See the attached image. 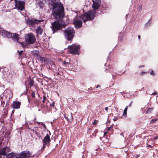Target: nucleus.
I'll return each mask as SVG.
<instances>
[{"label": "nucleus", "mask_w": 158, "mask_h": 158, "mask_svg": "<svg viewBox=\"0 0 158 158\" xmlns=\"http://www.w3.org/2000/svg\"><path fill=\"white\" fill-rule=\"evenodd\" d=\"M23 52V51H18V53L19 55H20Z\"/></svg>", "instance_id": "obj_36"}, {"label": "nucleus", "mask_w": 158, "mask_h": 158, "mask_svg": "<svg viewBox=\"0 0 158 158\" xmlns=\"http://www.w3.org/2000/svg\"><path fill=\"white\" fill-rule=\"evenodd\" d=\"M13 75L14 74H15V73L13 72Z\"/></svg>", "instance_id": "obj_52"}, {"label": "nucleus", "mask_w": 158, "mask_h": 158, "mask_svg": "<svg viewBox=\"0 0 158 158\" xmlns=\"http://www.w3.org/2000/svg\"><path fill=\"white\" fill-rule=\"evenodd\" d=\"M142 66V67H143V65H142V66Z\"/></svg>", "instance_id": "obj_56"}, {"label": "nucleus", "mask_w": 158, "mask_h": 158, "mask_svg": "<svg viewBox=\"0 0 158 158\" xmlns=\"http://www.w3.org/2000/svg\"><path fill=\"white\" fill-rule=\"evenodd\" d=\"M138 38L139 40L140 39V36L139 35L138 36Z\"/></svg>", "instance_id": "obj_46"}, {"label": "nucleus", "mask_w": 158, "mask_h": 158, "mask_svg": "<svg viewBox=\"0 0 158 158\" xmlns=\"http://www.w3.org/2000/svg\"><path fill=\"white\" fill-rule=\"evenodd\" d=\"M69 64V62H66L65 61H64L63 62V64L64 65H66V64Z\"/></svg>", "instance_id": "obj_33"}, {"label": "nucleus", "mask_w": 158, "mask_h": 158, "mask_svg": "<svg viewBox=\"0 0 158 158\" xmlns=\"http://www.w3.org/2000/svg\"><path fill=\"white\" fill-rule=\"evenodd\" d=\"M34 84V81H31L29 82V85L31 87Z\"/></svg>", "instance_id": "obj_29"}, {"label": "nucleus", "mask_w": 158, "mask_h": 158, "mask_svg": "<svg viewBox=\"0 0 158 158\" xmlns=\"http://www.w3.org/2000/svg\"><path fill=\"white\" fill-rule=\"evenodd\" d=\"M105 110L107 111H108V107H106L105 108Z\"/></svg>", "instance_id": "obj_42"}, {"label": "nucleus", "mask_w": 158, "mask_h": 158, "mask_svg": "<svg viewBox=\"0 0 158 158\" xmlns=\"http://www.w3.org/2000/svg\"><path fill=\"white\" fill-rule=\"evenodd\" d=\"M43 32V29L40 26L38 27L36 29V32L37 35H41Z\"/></svg>", "instance_id": "obj_18"}, {"label": "nucleus", "mask_w": 158, "mask_h": 158, "mask_svg": "<svg viewBox=\"0 0 158 158\" xmlns=\"http://www.w3.org/2000/svg\"><path fill=\"white\" fill-rule=\"evenodd\" d=\"M15 7L20 11H23L25 10V2L24 1H21L15 0Z\"/></svg>", "instance_id": "obj_6"}, {"label": "nucleus", "mask_w": 158, "mask_h": 158, "mask_svg": "<svg viewBox=\"0 0 158 158\" xmlns=\"http://www.w3.org/2000/svg\"><path fill=\"white\" fill-rule=\"evenodd\" d=\"M52 8V15L55 20L52 23L51 27L54 33L64 27L65 23L63 19L64 18L65 12L63 5L60 2L53 3Z\"/></svg>", "instance_id": "obj_1"}, {"label": "nucleus", "mask_w": 158, "mask_h": 158, "mask_svg": "<svg viewBox=\"0 0 158 158\" xmlns=\"http://www.w3.org/2000/svg\"><path fill=\"white\" fill-rule=\"evenodd\" d=\"M154 109L153 107H151V108H148L147 110V113H151L152 110Z\"/></svg>", "instance_id": "obj_25"}, {"label": "nucleus", "mask_w": 158, "mask_h": 158, "mask_svg": "<svg viewBox=\"0 0 158 158\" xmlns=\"http://www.w3.org/2000/svg\"><path fill=\"white\" fill-rule=\"evenodd\" d=\"M48 131L49 134V135L48 133L46 135V136L44 138V139H42V142L43 143V148H44L46 147V146L47 145L49 146V143L51 142V139L50 138L49 135H51V132L50 131L48 130L47 131Z\"/></svg>", "instance_id": "obj_8"}, {"label": "nucleus", "mask_w": 158, "mask_h": 158, "mask_svg": "<svg viewBox=\"0 0 158 158\" xmlns=\"http://www.w3.org/2000/svg\"><path fill=\"white\" fill-rule=\"evenodd\" d=\"M147 147H150V148H152V146L151 145H148L147 146Z\"/></svg>", "instance_id": "obj_38"}, {"label": "nucleus", "mask_w": 158, "mask_h": 158, "mask_svg": "<svg viewBox=\"0 0 158 158\" xmlns=\"http://www.w3.org/2000/svg\"><path fill=\"white\" fill-rule=\"evenodd\" d=\"M26 23L27 24L30 26H32L34 25L35 23L37 24L40 22L42 21V20H38L36 19H34V20L31 19L29 18L26 20Z\"/></svg>", "instance_id": "obj_10"}, {"label": "nucleus", "mask_w": 158, "mask_h": 158, "mask_svg": "<svg viewBox=\"0 0 158 158\" xmlns=\"http://www.w3.org/2000/svg\"><path fill=\"white\" fill-rule=\"evenodd\" d=\"M157 138H158L157 137H155V138L153 139H154V140H156V139H157Z\"/></svg>", "instance_id": "obj_45"}, {"label": "nucleus", "mask_w": 158, "mask_h": 158, "mask_svg": "<svg viewBox=\"0 0 158 158\" xmlns=\"http://www.w3.org/2000/svg\"><path fill=\"white\" fill-rule=\"evenodd\" d=\"M25 41L27 44H32L36 41L35 36L32 33L27 34L25 36Z\"/></svg>", "instance_id": "obj_3"}, {"label": "nucleus", "mask_w": 158, "mask_h": 158, "mask_svg": "<svg viewBox=\"0 0 158 158\" xmlns=\"http://www.w3.org/2000/svg\"><path fill=\"white\" fill-rule=\"evenodd\" d=\"M54 102H53L52 103L50 104V106H51L53 107L54 106Z\"/></svg>", "instance_id": "obj_34"}, {"label": "nucleus", "mask_w": 158, "mask_h": 158, "mask_svg": "<svg viewBox=\"0 0 158 158\" xmlns=\"http://www.w3.org/2000/svg\"><path fill=\"white\" fill-rule=\"evenodd\" d=\"M95 14L96 12L95 11H88L85 13L83 19L84 22H85L88 20L93 19Z\"/></svg>", "instance_id": "obj_5"}, {"label": "nucleus", "mask_w": 158, "mask_h": 158, "mask_svg": "<svg viewBox=\"0 0 158 158\" xmlns=\"http://www.w3.org/2000/svg\"><path fill=\"white\" fill-rule=\"evenodd\" d=\"M0 34L4 37L11 39L12 37V33L2 29H0Z\"/></svg>", "instance_id": "obj_9"}, {"label": "nucleus", "mask_w": 158, "mask_h": 158, "mask_svg": "<svg viewBox=\"0 0 158 158\" xmlns=\"http://www.w3.org/2000/svg\"><path fill=\"white\" fill-rule=\"evenodd\" d=\"M17 154L12 152L6 155V158H16Z\"/></svg>", "instance_id": "obj_20"}, {"label": "nucleus", "mask_w": 158, "mask_h": 158, "mask_svg": "<svg viewBox=\"0 0 158 158\" xmlns=\"http://www.w3.org/2000/svg\"><path fill=\"white\" fill-rule=\"evenodd\" d=\"M93 4L92 5V7L93 8L94 11L98 9L100 6L101 3L100 0H95L93 1Z\"/></svg>", "instance_id": "obj_12"}, {"label": "nucleus", "mask_w": 158, "mask_h": 158, "mask_svg": "<svg viewBox=\"0 0 158 158\" xmlns=\"http://www.w3.org/2000/svg\"><path fill=\"white\" fill-rule=\"evenodd\" d=\"M99 87V85H98L96 88H98Z\"/></svg>", "instance_id": "obj_48"}, {"label": "nucleus", "mask_w": 158, "mask_h": 158, "mask_svg": "<svg viewBox=\"0 0 158 158\" xmlns=\"http://www.w3.org/2000/svg\"><path fill=\"white\" fill-rule=\"evenodd\" d=\"M150 74L152 75H153L154 74V73L152 70V72L150 73Z\"/></svg>", "instance_id": "obj_37"}, {"label": "nucleus", "mask_w": 158, "mask_h": 158, "mask_svg": "<svg viewBox=\"0 0 158 158\" xmlns=\"http://www.w3.org/2000/svg\"><path fill=\"white\" fill-rule=\"evenodd\" d=\"M49 103L48 101H47V102L46 103H42L40 106V107L42 109L44 108H47L48 107V104Z\"/></svg>", "instance_id": "obj_22"}, {"label": "nucleus", "mask_w": 158, "mask_h": 158, "mask_svg": "<svg viewBox=\"0 0 158 158\" xmlns=\"http://www.w3.org/2000/svg\"><path fill=\"white\" fill-rule=\"evenodd\" d=\"M100 139L101 140H102V137H100Z\"/></svg>", "instance_id": "obj_54"}, {"label": "nucleus", "mask_w": 158, "mask_h": 158, "mask_svg": "<svg viewBox=\"0 0 158 158\" xmlns=\"http://www.w3.org/2000/svg\"><path fill=\"white\" fill-rule=\"evenodd\" d=\"M157 119H152L150 122V124H152L155 123L156 122V121H157Z\"/></svg>", "instance_id": "obj_26"}, {"label": "nucleus", "mask_w": 158, "mask_h": 158, "mask_svg": "<svg viewBox=\"0 0 158 158\" xmlns=\"http://www.w3.org/2000/svg\"><path fill=\"white\" fill-rule=\"evenodd\" d=\"M117 118H114L113 119V120L114 121H115L117 120Z\"/></svg>", "instance_id": "obj_44"}, {"label": "nucleus", "mask_w": 158, "mask_h": 158, "mask_svg": "<svg viewBox=\"0 0 158 158\" xmlns=\"http://www.w3.org/2000/svg\"><path fill=\"white\" fill-rule=\"evenodd\" d=\"M135 155H135V158H137L139 156V155H137L136 154Z\"/></svg>", "instance_id": "obj_41"}, {"label": "nucleus", "mask_w": 158, "mask_h": 158, "mask_svg": "<svg viewBox=\"0 0 158 158\" xmlns=\"http://www.w3.org/2000/svg\"><path fill=\"white\" fill-rule=\"evenodd\" d=\"M106 133H104V136H105V135H106Z\"/></svg>", "instance_id": "obj_50"}, {"label": "nucleus", "mask_w": 158, "mask_h": 158, "mask_svg": "<svg viewBox=\"0 0 158 158\" xmlns=\"http://www.w3.org/2000/svg\"><path fill=\"white\" fill-rule=\"evenodd\" d=\"M157 94V93L156 92H155L153 93L152 94L153 95H156Z\"/></svg>", "instance_id": "obj_39"}, {"label": "nucleus", "mask_w": 158, "mask_h": 158, "mask_svg": "<svg viewBox=\"0 0 158 158\" xmlns=\"http://www.w3.org/2000/svg\"><path fill=\"white\" fill-rule=\"evenodd\" d=\"M145 73V72H142L141 73H140V74L142 75L143 73Z\"/></svg>", "instance_id": "obj_43"}, {"label": "nucleus", "mask_w": 158, "mask_h": 158, "mask_svg": "<svg viewBox=\"0 0 158 158\" xmlns=\"http://www.w3.org/2000/svg\"><path fill=\"white\" fill-rule=\"evenodd\" d=\"M10 151V149L9 147H6L2 148L1 149L0 155L4 156H6V153L9 152Z\"/></svg>", "instance_id": "obj_11"}, {"label": "nucleus", "mask_w": 158, "mask_h": 158, "mask_svg": "<svg viewBox=\"0 0 158 158\" xmlns=\"http://www.w3.org/2000/svg\"><path fill=\"white\" fill-rule=\"evenodd\" d=\"M41 123V124H42V125H43V126L44 127V128H45V129H46V125H45V124H43V123Z\"/></svg>", "instance_id": "obj_35"}, {"label": "nucleus", "mask_w": 158, "mask_h": 158, "mask_svg": "<svg viewBox=\"0 0 158 158\" xmlns=\"http://www.w3.org/2000/svg\"><path fill=\"white\" fill-rule=\"evenodd\" d=\"M15 111V110H13L12 111V113H14V112Z\"/></svg>", "instance_id": "obj_53"}, {"label": "nucleus", "mask_w": 158, "mask_h": 158, "mask_svg": "<svg viewBox=\"0 0 158 158\" xmlns=\"http://www.w3.org/2000/svg\"><path fill=\"white\" fill-rule=\"evenodd\" d=\"M131 104H130V105H129V106H131Z\"/></svg>", "instance_id": "obj_55"}, {"label": "nucleus", "mask_w": 158, "mask_h": 158, "mask_svg": "<svg viewBox=\"0 0 158 158\" xmlns=\"http://www.w3.org/2000/svg\"><path fill=\"white\" fill-rule=\"evenodd\" d=\"M80 48V46L73 44L68 46V51L71 54L76 55L78 53Z\"/></svg>", "instance_id": "obj_4"}, {"label": "nucleus", "mask_w": 158, "mask_h": 158, "mask_svg": "<svg viewBox=\"0 0 158 158\" xmlns=\"http://www.w3.org/2000/svg\"><path fill=\"white\" fill-rule=\"evenodd\" d=\"M21 103V102H19L14 101L13 102L11 106L13 109H18L20 108Z\"/></svg>", "instance_id": "obj_13"}, {"label": "nucleus", "mask_w": 158, "mask_h": 158, "mask_svg": "<svg viewBox=\"0 0 158 158\" xmlns=\"http://www.w3.org/2000/svg\"><path fill=\"white\" fill-rule=\"evenodd\" d=\"M65 118L68 121L71 122L73 120V116L71 113H70L69 114L64 115Z\"/></svg>", "instance_id": "obj_17"}, {"label": "nucleus", "mask_w": 158, "mask_h": 158, "mask_svg": "<svg viewBox=\"0 0 158 158\" xmlns=\"http://www.w3.org/2000/svg\"><path fill=\"white\" fill-rule=\"evenodd\" d=\"M46 99H47V98H46V97L44 95L43 96V100L42 101V103H44L45 102H46Z\"/></svg>", "instance_id": "obj_27"}, {"label": "nucleus", "mask_w": 158, "mask_h": 158, "mask_svg": "<svg viewBox=\"0 0 158 158\" xmlns=\"http://www.w3.org/2000/svg\"><path fill=\"white\" fill-rule=\"evenodd\" d=\"M113 127V125H111L110 127H109L108 128L107 130L108 131L111 130V128H112Z\"/></svg>", "instance_id": "obj_32"}, {"label": "nucleus", "mask_w": 158, "mask_h": 158, "mask_svg": "<svg viewBox=\"0 0 158 158\" xmlns=\"http://www.w3.org/2000/svg\"><path fill=\"white\" fill-rule=\"evenodd\" d=\"M128 108V106H127L125 108L124 110L123 113V115L124 116H125L127 115V111Z\"/></svg>", "instance_id": "obj_24"}, {"label": "nucleus", "mask_w": 158, "mask_h": 158, "mask_svg": "<svg viewBox=\"0 0 158 158\" xmlns=\"http://www.w3.org/2000/svg\"><path fill=\"white\" fill-rule=\"evenodd\" d=\"M32 101L31 102L34 106H37L38 107L39 106L40 100L38 98H32Z\"/></svg>", "instance_id": "obj_15"}, {"label": "nucleus", "mask_w": 158, "mask_h": 158, "mask_svg": "<svg viewBox=\"0 0 158 158\" xmlns=\"http://www.w3.org/2000/svg\"><path fill=\"white\" fill-rule=\"evenodd\" d=\"M157 97H158V95L157 96Z\"/></svg>", "instance_id": "obj_59"}, {"label": "nucleus", "mask_w": 158, "mask_h": 158, "mask_svg": "<svg viewBox=\"0 0 158 158\" xmlns=\"http://www.w3.org/2000/svg\"><path fill=\"white\" fill-rule=\"evenodd\" d=\"M23 94L24 95H26L27 94V91H26V92H24V93H23Z\"/></svg>", "instance_id": "obj_47"}, {"label": "nucleus", "mask_w": 158, "mask_h": 158, "mask_svg": "<svg viewBox=\"0 0 158 158\" xmlns=\"http://www.w3.org/2000/svg\"><path fill=\"white\" fill-rule=\"evenodd\" d=\"M75 31L72 27H69L64 31V34L65 38L68 41H71L73 38Z\"/></svg>", "instance_id": "obj_2"}, {"label": "nucleus", "mask_w": 158, "mask_h": 158, "mask_svg": "<svg viewBox=\"0 0 158 158\" xmlns=\"http://www.w3.org/2000/svg\"><path fill=\"white\" fill-rule=\"evenodd\" d=\"M73 24L76 28H78L82 26V22L81 20H76L73 22Z\"/></svg>", "instance_id": "obj_14"}, {"label": "nucleus", "mask_w": 158, "mask_h": 158, "mask_svg": "<svg viewBox=\"0 0 158 158\" xmlns=\"http://www.w3.org/2000/svg\"><path fill=\"white\" fill-rule=\"evenodd\" d=\"M38 58L42 63H44L45 64H48V59H46L44 57L41 56H40Z\"/></svg>", "instance_id": "obj_19"}, {"label": "nucleus", "mask_w": 158, "mask_h": 158, "mask_svg": "<svg viewBox=\"0 0 158 158\" xmlns=\"http://www.w3.org/2000/svg\"><path fill=\"white\" fill-rule=\"evenodd\" d=\"M56 75H60V74L58 72L57 73H56Z\"/></svg>", "instance_id": "obj_49"}, {"label": "nucleus", "mask_w": 158, "mask_h": 158, "mask_svg": "<svg viewBox=\"0 0 158 158\" xmlns=\"http://www.w3.org/2000/svg\"><path fill=\"white\" fill-rule=\"evenodd\" d=\"M27 98H28V100L29 103H30L31 101H30V99L28 98V96L27 97Z\"/></svg>", "instance_id": "obj_40"}, {"label": "nucleus", "mask_w": 158, "mask_h": 158, "mask_svg": "<svg viewBox=\"0 0 158 158\" xmlns=\"http://www.w3.org/2000/svg\"><path fill=\"white\" fill-rule=\"evenodd\" d=\"M98 121L96 120H95L93 123L92 124L93 125H95L98 123Z\"/></svg>", "instance_id": "obj_31"}, {"label": "nucleus", "mask_w": 158, "mask_h": 158, "mask_svg": "<svg viewBox=\"0 0 158 158\" xmlns=\"http://www.w3.org/2000/svg\"><path fill=\"white\" fill-rule=\"evenodd\" d=\"M31 96L32 97V98H34L35 97V93L34 92L32 91L31 94Z\"/></svg>", "instance_id": "obj_28"}, {"label": "nucleus", "mask_w": 158, "mask_h": 158, "mask_svg": "<svg viewBox=\"0 0 158 158\" xmlns=\"http://www.w3.org/2000/svg\"><path fill=\"white\" fill-rule=\"evenodd\" d=\"M36 123H38L39 124H40V122H36Z\"/></svg>", "instance_id": "obj_51"}, {"label": "nucleus", "mask_w": 158, "mask_h": 158, "mask_svg": "<svg viewBox=\"0 0 158 158\" xmlns=\"http://www.w3.org/2000/svg\"><path fill=\"white\" fill-rule=\"evenodd\" d=\"M152 23L151 21L149 20L148 22L145 24V27L146 28L148 27Z\"/></svg>", "instance_id": "obj_23"}, {"label": "nucleus", "mask_w": 158, "mask_h": 158, "mask_svg": "<svg viewBox=\"0 0 158 158\" xmlns=\"http://www.w3.org/2000/svg\"><path fill=\"white\" fill-rule=\"evenodd\" d=\"M79 93H81V92L80 91V92H79Z\"/></svg>", "instance_id": "obj_57"}, {"label": "nucleus", "mask_w": 158, "mask_h": 158, "mask_svg": "<svg viewBox=\"0 0 158 158\" xmlns=\"http://www.w3.org/2000/svg\"><path fill=\"white\" fill-rule=\"evenodd\" d=\"M16 158H27L31 157V154L29 151H23L20 154H17Z\"/></svg>", "instance_id": "obj_7"}, {"label": "nucleus", "mask_w": 158, "mask_h": 158, "mask_svg": "<svg viewBox=\"0 0 158 158\" xmlns=\"http://www.w3.org/2000/svg\"><path fill=\"white\" fill-rule=\"evenodd\" d=\"M39 111H40V110H39Z\"/></svg>", "instance_id": "obj_58"}, {"label": "nucleus", "mask_w": 158, "mask_h": 158, "mask_svg": "<svg viewBox=\"0 0 158 158\" xmlns=\"http://www.w3.org/2000/svg\"><path fill=\"white\" fill-rule=\"evenodd\" d=\"M39 52L38 50H34L31 52L32 54L38 58L40 56L39 55Z\"/></svg>", "instance_id": "obj_21"}, {"label": "nucleus", "mask_w": 158, "mask_h": 158, "mask_svg": "<svg viewBox=\"0 0 158 158\" xmlns=\"http://www.w3.org/2000/svg\"><path fill=\"white\" fill-rule=\"evenodd\" d=\"M46 131H43V132H42L41 133V136H42V137H43L44 136V135H45V133H44V132H46Z\"/></svg>", "instance_id": "obj_30"}, {"label": "nucleus", "mask_w": 158, "mask_h": 158, "mask_svg": "<svg viewBox=\"0 0 158 158\" xmlns=\"http://www.w3.org/2000/svg\"><path fill=\"white\" fill-rule=\"evenodd\" d=\"M19 35L17 33H12V37L11 38L15 42H18L19 39Z\"/></svg>", "instance_id": "obj_16"}]
</instances>
